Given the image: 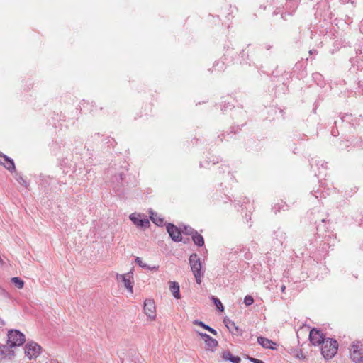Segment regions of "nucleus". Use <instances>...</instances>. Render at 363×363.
<instances>
[{"mask_svg": "<svg viewBox=\"0 0 363 363\" xmlns=\"http://www.w3.org/2000/svg\"><path fill=\"white\" fill-rule=\"evenodd\" d=\"M338 343L333 338H326L321 345V354L327 360L332 359L337 353Z\"/></svg>", "mask_w": 363, "mask_h": 363, "instance_id": "f257e3e1", "label": "nucleus"}, {"mask_svg": "<svg viewBox=\"0 0 363 363\" xmlns=\"http://www.w3.org/2000/svg\"><path fill=\"white\" fill-rule=\"evenodd\" d=\"M191 270L192 271L196 281L200 284L201 283V279L203 277V272H201V259L197 254H191L189 259Z\"/></svg>", "mask_w": 363, "mask_h": 363, "instance_id": "f03ea898", "label": "nucleus"}, {"mask_svg": "<svg viewBox=\"0 0 363 363\" xmlns=\"http://www.w3.org/2000/svg\"><path fill=\"white\" fill-rule=\"evenodd\" d=\"M43 351L42 347L34 341H28L25 345V355L30 359H35Z\"/></svg>", "mask_w": 363, "mask_h": 363, "instance_id": "7ed1b4c3", "label": "nucleus"}, {"mask_svg": "<svg viewBox=\"0 0 363 363\" xmlns=\"http://www.w3.org/2000/svg\"><path fill=\"white\" fill-rule=\"evenodd\" d=\"M7 336L8 343H11V347L21 346L26 342L25 335L18 330H9Z\"/></svg>", "mask_w": 363, "mask_h": 363, "instance_id": "20e7f679", "label": "nucleus"}, {"mask_svg": "<svg viewBox=\"0 0 363 363\" xmlns=\"http://www.w3.org/2000/svg\"><path fill=\"white\" fill-rule=\"evenodd\" d=\"M116 280L123 283L125 288L131 294L133 293V273L132 271L124 274H116Z\"/></svg>", "mask_w": 363, "mask_h": 363, "instance_id": "39448f33", "label": "nucleus"}, {"mask_svg": "<svg viewBox=\"0 0 363 363\" xmlns=\"http://www.w3.org/2000/svg\"><path fill=\"white\" fill-rule=\"evenodd\" d=\"M197 335L204 341L206 345V350L213 352L216 350L217 347L218 346V342L216 339L211 337L209 335L201 333L199 331H196Z\"/></svg>", "mask_w": 363, "mask_h": 363, "instance_id": "423d86ee", "label": "nucleus"}, {"mask_svg": "<svg viewBox=\"0 0 363 363\" xmlns=\"http://www.w3.org/2000/svg\"><path fill=\"white\" fill-rule=\"evenodd\" d=\"M350 358L354 362H360L363 360V347L359 342L353 343L350 352Z\"/></svg>", "mask_w": 363, "mask_h": 363, "instance_id": "0eeeda50", "label": "nucleus"}, {"mask_svg": "<svg viewBox=\"0 0 363 363\" xmlns=\"http://www.w3.org/2000/svg\"><path fill=\"white\" fill-rule=\"evenodd\" d=\"M325 337L321 330L316 328L311 330L309 333V340L311 344L314 346H319L325 340Z\"/></svg>", "mask_w": 363, "mask_h": 363, "instance_id": "6e6552de", "label": "nucleus"}, {"mask_svg": "<svg viewBox=\"0 0 363 363\" xmlns=\"http://www.w3.org/2000/svg\"><path fill=\"white\" fill-rule=\"evenodd\" d=\"M129 218L138 228L145 229L150 226L149 220L141 214L131 213Z\"/></svg>", "mask_w": 363, "mask_h": 363, "instance_id": "1a4fd4ad", "label": "nucleus"}, {"mask_svg": "<svg viewBox=\"0 0 363 363\" xmlns=\"http://www.w3.org/2000/svg\"><path fill=\"white\" fill-rule=\"evenodd\" d=\"M144 312L150 320H154L156 318L155 304L153 299H146L144 301Z\"/></svg>", "mask_w": 363, "mask_h": 363, "instance_id": "9d476101", "label": "nucleus"}, {"mask_svg": "<svg viewBox=\"0 0 363 363\" xmlns=\"http://www.w3.org/2000/svg\"><path fill=\"white\" fill-rule=\"evenodd\" d=\"M167 230L172 240L176 242L182 241L181 230L174 224L168 223L167 225Z\"/></svg>", "mask_w": 363, "mask_h": 363, "instance_id": "9b49d317", "label": "nucleus"}, {"mask_svg": "<svg viewBox=\"0 0 363 363\" xmlns=\"http://www.w3.org/2000/svg\"><path fill=\"white\" fill-rule=\"evenodd\" d=\"M0 164L3 165L6 169L11 172L16 171L13 160L2 152H0Z\"/></svg>", "mask_w": 363, "mask_h": 363, "instance_id": "f8f14e48", "label": "nucleus"}, {"mask_svg": "<svg viewBox=\"0 0 363 363\" xmlns=\"http://www.w3.org/2000/svg\"><path fill=\"white\" fill-rule=\"evenodd\" d=\"M223 323L231 333L234 335L242 334V330H240L233 320L229 318H224Z\"/></svg>", "mask_w": 363, "mask_h": 363, "instance_id": "ddd939ff", "label": "nucleus"}, {"mask_svg": "<svg viewBox=\"0 0 363 363\" xmlns=\"http://www.w3.org/2000/svg\"><path fill=\"white\" fill-rule=\"evenodd\" d=\"M8 344L9 345L0 346V354L4 358L11 359L14 356V351L12 350L13 347L11 346V343Z\"/></svg>", "mask_w": 363, "mask_h": 363, "instance_id": "4468645a", "label": "nucleus"}, {"mask_svg": "<svg viewBox=\"0 0 363 363\" xmlns=\"http://www.w3.org/2000/svg\"><path fill=\"white\" fill-rule=\"evenodd\" d=\"M257 342L264 348L272 349V350L276 349V345H277L276 342H273L272 340H271L267 337H258Z\"/></svg>", "mask_w": 363, "mask_h": 363, "instance_id": "2eb2a0df", "label": "nucleus"}, {"mask_svg": "<svg viewBox=\"0 0 363 363\" xmlns=\"http://www.w3.org/2000/svg\"><path fill=\"white\" fill-rule=\"evenodd\" d=\"M169 290L175 298L179 299L181 298L180 286L178 282L169 281Z\"/></svg>", "mask_w": 363, "mask_h": 363, "instance_id": "dca6fc26", "label": "nucleus"}, {"mask_svg": "<svg viewBox=\"0 0 363 363\" xmlns=\"http://www.w3.org/2000/svg\"><path fill=\"white\" fill-rule=\"evenodd\" d=\"M222 358L225 361H230L232 363H240L241 359L238 356H233L231 352L228 350L225 351L222 354Z\"/></svg>", "mask_w": 363, "mask_h": 363, "instance_id": "f3484780", "label": "nucleus"}, {"mask_svg": "<svg viewBox=\"0 0 363 363\" xmlns=\"http://www.w3.org/2000/svg\"><path fill=\"white\" fill-rule=\"evenodd\" d=\"M135 261V263L143 269H146L148 270H155V271H157L159 269V266L150 267V266L147 265V264L144 263L143 262L142 259L139 257H136Z\"/></svg>", "mask_w": 363, "mask_h": 363, "instance_id": "a211bd4d", "label": "nucleus"}, {"mask_svg": "<svg viewBox=\"0 0 363 363\" xmlns=\"http://www.w3.org/2000/svg\"><path fill=\"white\" fill-rule=\"evenodd\" d=\"M192 240L194 244L199 247H202L204 245V240L201 235H200L197 231L192 235Z\"/></svg>", "mask_w": 363, "mask_h": 363, "instance_id": "6ab92c4d", "label": "nucleus"}, {"mask_svg": "<svg viewBox=\"0 0 363 363\" xmlns=\"http://www.w3.org/2000/svg\"><path fill=\"white\" fill-rule=\"evenodd\" d=\"M151 220L157 225L161 226L164 223V219L159 216L157 213H151Z\"/></svg>", "mask_w": 363, "mask_h": 363, "instance_id": "aec40b11", "label": "nucleus"}, {"mask_svg": "<svg viewBox=\"0 0 363 363\" xmlns=\"http://www.w3.org/2000/svg\"><path fill=\"white\" fill-rule=\"evenodd\" d=\"M11 281L19 289H23L24 286V281L19 277H13Z\"/></svg>", "mask_w": 363, "mask_h": 363, "instance_id": "412c9836", "label": "nucleus"}, {"mask_svg": "<svg viewBox=\"0 0 363 363\" xmlns=\"http://www.w3.org/2000/svg\"><path fill=\"white\" fill-rule=\"evenodd\" d=\"M212 299H213V301L215 303L216 306L217 307V308L220 311H223L224 310V307H223L222 303L220 302V301L214 296L212 297Z\"/></svg>", "mask_w": 363, "mask_h": 363, "instance_id": "4be33fe9", "label": "nucleus"}, {"mask_svg": "<svg viewBox=\"0 0 363 363\" xmlns=\"http://www.w3.org/2000/svg\"><path fill=\"white\" fill-rule=\"evenodd\" d=\"M182 232H183V233H184L186 235L192 236V235H194V233L196 232V230H195L194 228H192L190 226H184Z\"/></svg>", "mask_w": 363, "mask_h": 363, "instance_id": "5701e85b", "label": "nucleus"}, {"mask_svg": "<svg viewBox=\"0 0 363 363\" xmlns=\"http://www.w3.org/2000/svg\"><path fill=\"white\" fill-rule=\"evenodd\" d=\"M254 302V299L253 298L250 296V295H247L244 298V303L246 305V306H250Z\"/></svg>", "mask_w": 363, "mask_h": 363, "instance_id": "b1692460", "label": "nucleus"}, {"mask_svg": "<svg viewBox=\"0 0 363 363\" xmlns=\"http://www.w3.org/2000/svg\"><path fill=\"white\" fill-rule=\"evenodd\" d=\"M193 324L196 325H199L203 329L206 330L208 325L205 324L203 321L199 320H193Z\"/></svg>", "mask_w": 363, "mask_h": 363, "instance_id": "393cba45", "label": "nucleus"}, {"mask_svg": "<svg viewBox=\"0 0 363 363\" xmlns=\"http://www.w3.org/2000/svg\"><path fill=\"white\" fill-rule=\"evenodd\" d=\"M246 359H247L250 362H251L252 363H264L262 360H260V359H256L254 357H251L248 355L246 356Z\"/></svg>", "mask_w": 363, "mask_h": 363, "instance_id": "a878e982", "label": "nucleus"}, {"mask_svg": "<svg viewBox=\"0 0 363 363\" xmlns=\"http://www.w3.org/2000/svg\"><path fill=\"white\" fill-rule=\"evenodd\" d=\"M0 296L4 298H9V293L0 286Z\"/></svg>", "mask_w": 363, "mask_h": 363, "instance_id": "bb28decb", "label": "nucleus"}, {"mask_svg": "<svg viewBox=\"0 0 363 363\" xmlns=\"http://www.w3.org/2000/svg\"><path fill=\"white\" fill-rule=\"evenodd\" d=\"M16 179L21 184L23 185L24 186H27V182L23 179V178L21 176H17Z\"/></svg>", "mask_w": 363, "mask_h": 363, "instance_id": "cd10ccee", "label": "nucleus"}, {"mask_svg": "<svg viewBox=\"0 0 363 363\" xmlns=\"http://www.w3.org/2000/svg\"><path fill=\"white\" fill-rule=\"evenodd\" d=\"M206 330H208V332H210L211 333H212L214 335H218L217 331L215 329H213V328L210 327L209 325L207 327Z\"/></svg>", "mask_w": 363, "mask_h": 363, "instance_id": "c85d7f7f", "label": "nucleus"}, {"mask_svg": "<svg viewBox=\"0 0 363 363\" xmlns=\"http://www.w3.org/2000/svg\"><path fill=\"white\" fill-rule=\"evenodd\" d=\"M296 357L302 360L305 359V358H306V356L303 354V353L301 351L298 352L296 354Z\"/></svg>", "mask_w": 363, "mask_h": 363, "instance_id": "c756f323", "label": "nucleus"}, {"mask_svg": "<svg viewBox=\"0 0 363 363\" xmlns=\"http://www.w3.org/2000/svg\"><path fill=\"white\" fill-rule=\"evenodd\" d=\"M309 53H310L311 55H312V54H313V53H317V50H315V49L311 50H309Z\"/></svg>", "mask_w": 363, "mask_h": 363, "instance_id": "7c9ffc66", "label": "nucleus"}, {"mask_svg": "<svg viewBox=\"0 0 363 363\" xmlns=\"http://www.w3.org/2000/svg\"><path fill=\"white\" fill-rule=\"evenodd\" d=\"M316 77H321V75L319 74H313V78L316 79Z\"/></svg>", "mask_w": 363, "mask_h": 363, "instance_id": "2f4dec72", "label": "nucleus"}, {"mask_svg": "<svg viewBox=\"0 0 363 363\" xmlns=\"http://www.w3.org/2000/svg\"><path fill=\"white\" fill-rule=\"evenodd\" d=\"M285 289H286V286H285L284 285H282V286H281V292H284V291H285Z\"/></svg>", "mask_w": 363, "mask_h": 363, "instance_id": "473e14b6", "label": "nucleus"}, {"mask_svg": "<svg viewBox=\"0 0 363 363\" xmlns=\"http://www.w3.org/2000/svg\"><path fill=\"white\" fill-rule=\"evenodd\" d=\"M123 174H120V179L122 180L123 179Z\"/></svg>", "mask_w": 363, "mask_h": 363, "instance_id": "72a5a7b5", "label": "nucleus"}, {"mask_svg": "<svg viewBox=\"0 0 363 363\" xmlns=\"http://www.w3.org/2000/svg\"><path fill=\"white\" fill-rule=\"evenodd\" d=\"M321 222H322V223H324V222H325V220L324 218H323V219L321 220Z\"/></svg>", "mask_w": 363, "mask_h": 363, "instance_id": "f704fd0d", "label": "nucleus"}, {"mask_svg": "<svg viewBox=\"0 0 363 363\" xmlns=\"http://www.w3.org/2000/svg\"><path fill=\"white\" fill-rule=\"evenodd\" d=\"M219 62H217L216 65L215 66H218L219 65Z\"/></svg>", "mask_w": 363, "mask_h": 363, "instance_id": "c9c22d12", "label": "nucleus"}, {"mask_svg": "<svg viewBox=\"0 0 363 363\" xmlns=\"http://www.w3.org/2000/svg\"><path fill=\"white\" fill-rule=\"evenodd\" d=\"M289 4H293L294 2L292 1H289Z\"/></svg>", "mask_w": 363, "mask_h": 363, "instance_id": "e433bc0d", "label": "nucleus"}, {"mask_svg": "<svg viewBox=\"0 0 363 363\" xmlns=\"http://www.w3.org/2000/svg\"><path fill=\"white\" fill-rule=\"evenodd\" d=\"M228 106H229V107H231V106H232V105H230V104L228 103Z\"/></svg>", "mask_w": 363, "mask_h": 363, "instance_id": "4c0bfd02", "label": "nucleus"}]
</instances>
